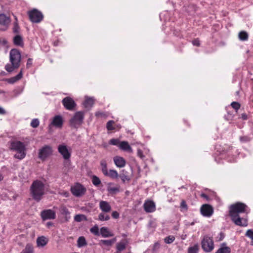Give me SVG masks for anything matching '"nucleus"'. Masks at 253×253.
I'll list each match as a JSON object with an SVG mask.
<instances>
[{"label":"nucleus","mask_w":253,"mask_h":253,"mask_svg":"<svg viewBox=\"0 0 253 253\" xmlns=\"http://www.w3.org/2000/svg\"><path fill=\"white\" fill-rule=\"evenodd\" d=\"M231 220L236 225L240 226H247L248 220L246 218L241 217L239 215L230 216Z\"/></svg>","instance_id":"ddd939ff"},{"label":"nucleus","mask_w":253,"mask_h":253,"mask_svg":"<svg viewBox=\"0 0 253 253\" xmlns=\"http://www.w3.org/2000/svg\"><path fill=\"white\" fill-rule=\"evenodd\" d=\"M119 177H120L122 182L124 183L126 181H129L130 180V178L127 175V171L123 169L121 170V173L119 174Z\"/></svg>","instance_id":"a878e982"},{"label":"nucleus","mask_w":253,"mask_h":253,"mask_svg":"<svg viewBox=\"0 0 253 253\" xmlns=\"http://www.w3.org/2000/svg\"><path fill=\"white\" fill-rule=\"evenodd\" d=\"M201 246L205 252L211 253L212 252L214 248L212 238L208 236H204L201 241Z\"/></svg>","instance_id":"423d86ee"},{"label":"nucleus","mask_w":253,"mask_h":253,"mask_svg":"<svg viewBox=\"0 0 253 253\" xmlns=\"http://www.w3.org/2000/svg\"><path fill=\"white\" fill-rule=\"evenodd\" d=\"M100 244L104 245L107 247L111 246L112 245L110 240H101L100 241Z\"/></svg>","instance_id":"49530a36"},{"label":"nucleus","mask_w":253,"mask_h":253,"mask_svg":"<svg viewBox=\"0 0 253 253\" xmlns=\"http://www.w3.org/2000/svg\"><path fill=\"white\" fill-rule=\"evenodd\" d=\"M175 240V238L172 236H169L165 238V242L167 244H170Z\"/></svg>","instance_id":"a18cd8bd"},{"label":"nucleus","mask_w":253,"mask_h":253,"mask_svg":"<svg viewBox=\"0 0 253 253\" xmlns=\"http://www.w3.org/2000/svg\"><path fill=\"white\" fill-rule=\"evenodd\" d=\"M99 208L102 211L108 212L111 210V207L109 203L106 201H101L99 203Z\"/></svg>","instance_id":"aec40b11"},{"label":"nucleus","mask_w":253,"mask_h":253,"mask_svg":"<svg viewBox=\"0 0 253 253\" xmlns=\"http://www.w3.org/2000/svg\"><path fill=\"white\" fill-rule=\"evenodd\" d=\"M120 143V140L118 138H112L109 140V144L110 145L118 146Z\"/></svg>","instance_id":"ea45409f"},{"label":"nucleus","mask_w":253,"mask_h":253,"mask_svg":"<svg viewBox=\"0 0 253 253\" xmlns=\"http://www.w3.org/2000/svg\"><path fill=\"white\" fill-rule=\"evenodd\" d=\"M41 216L44 221L48 219H54L56 218L55 211L51 209L44 210L41 211Z\"/></svg>","instance_id":"9d476101"},{"label":"nucleus","mask_w":253,"mask_h":253,"mask_svg":"<svg viewBox=\"0 0 253 253\" xmlns=\"http://www.w3.org/2000/svg\"><path fill=\"white\" fill-rule=\"evenodd\" d=\"M61 212L62 214L65 215L66 216L70 214L69 211H68L67 208L65 207H63L61 209Z\"/></svg>","instance_id":"603ef678"},{"label":"nucleus","mask_w":253,"mask_h":253,"mask_svg":"<svg viewBox=\"0 0 253 253\" xmlns=\"http://www.w3.org/2000/svg\"><path fill=\"white\" fill-rule=\"evenodd\" d=\"M114 185L113 183H109L107 186V191L111 195H115L120 192V186L112 187L111 185Z\"/></svg>","instance_id":"4be33fe9"},{"label":"nucleus","mask_w":253,"mask_h":253,"mask_svg":"<svg viewBox=\"0 0 253 253\" xmlns=\"http://www.w3.org/2000/svg\"><path fill=\"white\" fill-rule=\"evenodd\" d=\"M239 140L242 143H247L250 142L251 139L249 136L245 135L240 136Z\"/></svg>","instance_id":"79ce46f5"},{"label":"nucleus","mask_w":253,"mask_h":253,"mask_svg":"<svg viewBox=\"0 0 253 253\" xmlns=\"http://www.w3.org/2000/svg\"><path fill=\"white\" fill-rule=\"evenodd\" d=\"M13 42L14 45L23 47L24 45L23 39L21 36L17 35L14 37Z\"/></svg>","instance_id":"5701e85b"},{"label":"nucleus","mask_w":253,"mask_h":253,"mask_svg":"<svg viewBox=\"0 0 253 253\" xmlns=\"http://www.w3.org/2000/svg\"><path fill=\"white\" fill-rule=\"evenodd\" d=\"M120 149L127 152H132V149L127 141H123L120 142L119 145Z\"/></svg>","instance_id":"6ab92c4d"},{"label":"nucleus","mask_w":253,"mask_h":253,"mask_svg":"<svg viewBox=\"0 0 253 253\" xmlns=\"http://www.w3.org/2000/svg\"><path fill=\"white\" fill-rule=\"evenodd\" d=\"M192 43L194 45H195L197 46H199L200 45V42L197 39H195V40H193L192 42Z\"/></svg>","instance_id":"5fc2aeb1"},{"label":"nucleus","mask_w":253,"mask_h":253,"mask_svg":"<svg viewBox=\"0 0 253 253\" xmlns=\"http://www.w3.org/2000/svg\"><path fill=\"white\" fill-rule=\"evenodd\" d=\"M74 220L77 222H81L83 220H86V217L84 214H77L74 217Z\"/></svg>","instance_id":"e433bc0d"},{"label":"nucleus","mask_w":253,"mask_h":253,"mask_svg":"<svg viewBox=\"0 0 253 253\" xmlns=\"http://www.w3.org/2000/svg\"><path fill=\"white\" fill-rule=\"evenodd\" d=\"M20 28L17 22H14L13 28V32L14 33L18 34L19 33Z\"/></svg>","instance_id":"8fccbe9b"},{"label":"nucleus","mask_w":253,"mask_h":253,"mask_svg":"<svg viewBox=\"0 0 253 253\" xmlns=\"http://www.w3.org/2000/svg\"><path fill=\"white\" fill-rule=\"evenodd\" d=\"M144 209L147 212H152L156 210L155 205L153 201L146 202L144 204Z\"/></svg>","instance_id":"f3484780"},{"label":"nucleus","mask_w":253,"mask_h":253,"mask_svg":"<svg viewBox=\"0 0 253 253\" xmlns=\"http://www.w3.org/2000/svg\"><path fill=\"white\" fill-rule=\"evenodd\" d=\"M29 19L33 23H39L43 19L42 12L36 9H34L28 12Z\"/></svg>","instance_id":"6e6552de"},{"label":"nucleus","mask_w":253,"mask_h":253,"mask_svg":"<svg viewBox=\"0 0 253 253\" xmlns=\"http://www.w3.org/2000/svg\"><path fill=\"white\" fill-rule=\"evenodd\" d=\"M200 211L204 216L211 217L213 213V209L209 204H204L201 207Z\"/></svg>","instance_id":"f8f14e48"},{"label":"nucleus","mask_w":253,"mask_h":253,"mask_svg":"<svg viewBox=\"0 0 253 253\" xmlns=\"http://www.w3.org/2000/svg\"><path fill=\"white\" fill-rule=\"evenodd\" d=\"M58 151L65 160H69L70 158L71 153L68 150L66 145L64 144L59 145L58 147Z\"/></svg>","instance_id":"4468645a"},{"label":"nucleus","mask_w":253,"mask_h":253,"mask_svg":"<svg viewBox=\"0 0 253 253\" xmlns=\"http://www.w3.org/2000/svg\"><path fill=\"white\" fill-rule=\"evenodd\" d=\"M63 125V119L61 116L56 115L51 123V125L57 128H61Z\"/></svg>","instance_id":"2eb2a0df"},{"label":"nucleus","mask_w":253,"mask_h":253,"mask_svg":"<svg viewBox=\"0 0 253 253\" xmlns=\"http://www.w3.org/2000/svg\"><path fill=\"white\" fill-rule=\"evenodd\" d=\"M231 106L235 109L236 113H237L238 110L240 108L241 104L238 102L234 101L231 103Z\"/></svg>","instance_id":"4c0bfd02"},{"label":"nucleus","mask_w":253,"mask_h":253,"mask_svg":"<svg viewBox=\"0 0 253 253\" xmlns=\"http://www.w3.org/2000/svg\"><path fill=\"white\" fill-rule=\"evenodd\" d=\"M11 147L12 150L17 152L14 155L15 158L22 160L25 158L26 148L23 142L19 141L12 142L11 144Z\"/></svg>","instance_id":"7ed1b4c3"},{"label":"nucleus","mask_w":253,"mask_h":253,"mask_svg":"<svg viewBox=\"0 0 253 253\" xmlns=\"http://www.w3.org/2000/svg\"><path fill=\"white\" fill-rule=\"evenodd\" d=\"M3 179V176L1 173H0V181H2Z\"/></svg>","instance_id":"338daca9"},{"label":"nucleus","mask_w":253,"mask_h":253,"mask_svg":"<svg viewBox=\"0 0 253 253\" xmlns=\"http://www.w3.org/2000/svg\"><path fill=\"white\" fill-rule=\"evenodd\" d=\"M52 148L49 145H44L39 150L38 157L42 161L45 160L52 154Z\"/></svg>","instance_id":"0eeeda50"},{"label":"nucleus","mask_w":253,"mask_h":253,"mask_svg":"<svg viewBox=\"0 0 253 253\" xmlns=\"http://www.w3.org/2000/svg\"><path fill=\"white\" fill-rule=\"evenodd\" d=\"M53 225V223L52 222H48L46 223V226L48 228H49L50 226H52Z\"/></svg>","instance_id":"e2e57ef3"},{"label":"nucleus","mask_w":253,"mask_h":253,"mask_svg":"<svg viewBox=\"0 0 253 253\" xmlns=\"http://www.w3.org/2000/svg\"><path fill=\"white\" fill-rule=\"evenodd\" d=\"M32 64V59L31 58H29L27 60V67H29Z\"/></svg>","instance_id":"052dcab7"},{"label":"nucleus","mask_w":253,"mask_h":253,"mask_svg":"<svg viewBox=\"0 0 253 253\" xmlns=\"http://www.w3.org/2000/svg\"><path fill=\"white\" fill-rule=\"evenodd\" d=\"M247 209L248 207L245 204L237 202L230 206L229 215L230 216H235V215H239L240 213L247 214L249 212L247 211Z\"/></svg>","instance_id":"20e7f679"},{"label":"nucleus","mask_w":253,"mask_h":253,"mask_svg":"<svg viewBox=\"0 0 253 253\" xmlns=\"http://www.w3.org/2000/svg\"><path fill=\"white\" fill-rule=\"evenodd\" d=\"M127 244L128 241L127 239L122 240L116 244V251L121 252L125 250L126 249Z\"/></svg>","instance_id":"a211bd4d"},{"label":"nucleus","mask_w":253,"mask_h":253,"mask_svg":"<svg viewBox=\"0 0 253 253\" xmlns=\"http://www.w3.org/2000/svg\"><path fill=\"white\" fill-rule=\"evenodd\" d=\"M199 245L198 243L193 246H190L187 250L188 253H198L199 251Z\"/></svg>","instance_id":"c85d7f7f"},{"label":"nucleus","mask_w":253,"mask_h":253,"mask_svg":"<svg viewBox=\"0 0 253 253\" xmlns=\"http://www.w3.org/2000/svg\"><path fill=\"white\" fill-rule=\"evenodd\" d=\"M78 247H82L86 245L87 243L85 239L83 236L80 237L78 239Z\"/></svg>","instance_id":"473e14b6"},{"label":"nucleus","mask_w":253,"mask_h":253,"mask_svg":"<svg viewBox=\"0 0 253 253\" xmlns=\"http://www.w3.org/2000/svg\"><path fill=\"white\" fill-rule=\"evenodd\" d=\"M227 113L224 115V119L227 121H232L235 116V114L233 111H230L228 108L226 107Z\"/></svg>","instance_id":"c756f323"},{"label":"nucleus","mask_w":253,"mask_h":253,"mask_svg":"<svg viewBox=\"0 0 253 253\" xmlns=\"http://www.w3.org/2000/svg\"><path fill=\"white\" fill-rule=\"evenodd\" d=\"M100 234L103 238L110 237L114 236V234L106 227H102L100 228Z\"/></svg>","instance_id":"b1692460"},{"label":"nucleus","mask_w":253,"mask_h":253,"mask_svg":"<svg viewBox=\"0 0 253 253\" xmlns=\"http://www.w3.org/2000/svg\"><path fill=\"white\" fill-rule=\"evenodd\" d=\"M225 237V235L223 233L220 232L219 234V237H218V241H222Z\"/></svg>","instance_id":"4d7b16f0"},{"label":"nucleus","mask_w":253,"mask_h":253,"mask_svg":"<svg viewBox=\"0 0 253 253\" xmlns=\"http://www.w3.org/2000/svg\"><path fill=\"white\" fill-rule=\"evenodd\" d=\"M238 37L241 41H245L248 40L249 35L247 32L243 31L239 33Z\"/></svg>","instance_id":"2f4dec72"},{"label":"nucleus","mask_w":253,"mask_h":253,"mask_svg":"<svg viewBox=\"0 0 253 253\" xmlns=\"http://www.w3.org/2000/svg\"><path fill=\"white\" fill-rule=\"evenodd\" d=\"M23 76L22 69H21L20 72L15 77L11 78L8 79V83L10 84H13L16 82L20 80Z\"/></svg>","instance_id":"cd10ccee"},{"label":"nucleus","mask_w":253,"mask_h":253,"mask_svg":"<svg viewBox=\"0 0 253 253\" xmlns=\"http://www.w3.org/2000/svg\"><path fill=\"white\" fill-rule=\"evenodd\" d=\"M90 232L94 234L95 235L98 236L99 235L98 227L97 226H94L92 227L90 230Z\"/></svg>","instance_id":"de8ad7c7"},{"label":"nucleus","mask_w":253,"mask_h":253,"mask_svg":"<svg viewBox=\"0 0 253 253\" xmlns=\"http://www.w3.org/2000/svg\"><path fill=\"white\" fill-rule=\"evenodd\" d=\"M114 162L115 165L120 168H123L125 166L126 162L125 159L120 156H115L113 158Z\"/></svg>","instance_id":"dca6fc26"},{"label":"nucleus","mask_w":253,"mask_h":253,"mask_svg":"<svg viewBox=\"0 0 253 253\" xmlns=\"http://www.w3.org/2000/svg\"><path fill=\"white\" fill-rule=\"evenodd\" d=\"M114 123V121H109L107 123L106 128L108 130H113L114 127L113 126V124Z\"/></svg>","instance_id":"c03bdc74"},{"label":"nucleus","mask_w":253,"mask_h":253,"mask_svg":"<svg viewBox=\"0 0 253 253\" xmlns=\"http://www.w3.org/2000/svg\"><path fill=\"white\" fill-rule=\"evenodd\" d=\"M33 248L30 244H27L25 248L20 253H33Z\"/></svg>","instance_id":"c9c22d12"},{"label":"nucleus","mask_w":253,"mask_h":253,"mask_svg":"<svg viewBox=\"0 0 253 253\" xmlns=\"http://www.w3.org/2000/svg\"><path fill=\"white\" fill-rule=\"evenodd\" d=\"M104 175L108 176L112 179H117L119 178V174L117 170L114 169H110L104 174Z\"/></svg>","instance_id":"bb28decb"},{"label":"nucleus","mask_w":253,"mask_h":253,"mask_svg":"<svg viewBox=\"0 0 253 253\" xmlns=\"http://www.w3.org/2000/svg\"><path fill=\"white\" fill-rule=\"evenodd\" d=\"M230 247L219 248L215 253H230Z\"/></svg>","instance_id":"f704fd0d"},{"label":"nucleus","mask_w":253,"mask_h":253,"mask_svg":"<svg viewBox=\"0 0 253 253\" xmlns=\"http://www.w3.org/2000/svg\"><path fill=\"white\" fill-rule=\"evenodd\" d=\"M112 217L115 219H117L119 217V213L117 211H114L112 213Z\"/></svg>","instance_id":"864d4df0"},{"label":"nucleus","mask_w":253,"mask_h":253,"mask_svg":"<svg viewBox=\"0 0 253 253\" xmlns=\"http://www.w3.org/2000/svg\"><path fill=\"white\" fill-rule=\"evenodd\" d=\"M6 111L2 107L0 106V115H5Z\"/></svg>","instance_id":"13d9d810"},{"label":"nucleus","mask_w":253,"mask_h":253,"mask_svg":"<svg viewBox=\"0 0 253 253\" xmlns=\"http://www.w3.org/2000/svg\"><path fill=\"white\" fill-rule=\"evenodd\" d=\"M245 235L250 238L251 240H253V230L252 229H249L247 231Z\"/></svg>","instance_id":"3c124183"},{"label":"nucleus","mask_w":253,"mask_h":253,"mask_svg":"<svg viewBox=\"0 0 253 253\" xmlns=\"http://www.w3.org/2000/svg\"><path fill=\"white\" fill-rule=\"evenodd\" d=\"M48 239L44 236L39 237L37 239V244L39 247H43L48 243Z\"/></svg>","instance_id":"412c9836"},{"label":"nucleus","mask_w":253,"mask_h":253,"mask_svg":"<svg viewBox=\"0 0 253 253\" xmlns=\"http://www.w3.org/2000/svg\"><path fill=\"white\" fill-rule=\"evenodd\" d=\"M9 55L11 65L6 64L5 69L7 72H11L14 69L19 67L21 61V53L19 50L13 48L10 51Z\"/></svg>","instance_id":"f03ea898"},{"label":"nucleus","mask_w":253,"mask_h":253,"mask_svg":"<svg viewBox=\"0 0 253 253\" xmlns=\"http://www.w3.org/2000/svg\"><path fill=\"white\" fill-rule=\"evenodd\" d=\"M92 182L95 186H98L101 183V181L97 176L93 175L92 178Z\"/></svg>","instance_id":"58836bf2"},{"label":"nucleus","mask_w":253,"mask_h":253,"mask_svg":"<svg viewBox=\"0 0 253 253\" xmlns=\"http://www.w3.org/2000/svg\"><path fill=\"white\" fill-rule=\"evenodd\" d=\"M84 113L82 111L77 112L74 116L70 120L69 125L74 128L79 127L83 123Z\"/></svg>","instance_id":"39448f33"},{"label":"nucleus","mask_w":253,"mask_h":253,"mask_svg":"<svg viewBox=\"0 0 253 253\" xmlns=\"http://www.w3.org/2000/svg\"><path fill=\"white\" fill-rule=\"evenodd\" d=\"M30 193L32 198L39 202L44 195V183L39 180L34 181L30 186Z\"/></svg>","instance_id":"f257e3e1"},{"label":"nucleus","mask_w":253,"mask_h":253,"mask_svg":"<svg viewBox=\"0 0 253 253\" xmlns=\"http://www.w3.org/2000/svg\"><path fill=\"white\" fill-rule=\"evenodd\" d=\"M6 44H7V41L5 40H3L2 41V44L5 45Z\"/></svg>","instance_id":"774afa93"},{"label":"nucleus","mask_w":253,"mask_h":253,"mask_svg":"<svg viewBox=\"0 0 253 253\" xmlns=\"http://www.w3.org/2000/svg\"><path fill=\"white\" fill-rule=\"evenodd\" d=\"M110 241L111 242L112 245L113 244L117 241L116 237H115V238H113L112 239H110Z\"/></svg>","instance_id":"0e129e2a"},{"label":"nucleus","mask_w":253,"mask_h":253,"mask_svg":"<svg viewBox=\"0 0 253 253\" xmlns=\"http://www.w3.org/2000/svg\"><path fill=\"white\" fill-rule=\"evenodd\" d=\"M62 103L64 107L68 110H73L76 106L74 100L70 97L67 96L63 98Z\"/></svg>","instance_id":"9b49d317"},{"label":"nucleus","mask_w":253,"mask_h":253,"mask_svg":"<svg viewBox=\"0 0 253 253\" xmlns=\"http://www.w3.org/2000/svg\"><path fill=\"white\" fill-rule=\"evenodd\" d=\"M241 118L243 120H247L248 119V116L246 113H243L241 115Z\"/></svg>","instance_id":"bf43d9fd"},{"label":"nucleus","mask_w":253,"mask_h":253,"mask_svg":"<svg viewBox=\"0 0 253 253\" xmlns=\"http://www.w3.org/2000/svg\"><path fill=\"white\" fill-rule=\"evenodd\" d=\"M110 219V216L108 215H106L103 213H101L98 215V219L101 221L108 220Z\"/></svg>","instance_id":"37998d69"},{"label":"nucleus","mask_w":253,"mask_h":253,"mask_svg":"<svg viewBox=\"0 0 253 253\" xmlns=\"http://www.w3.org/2000/svg\"><path fill=\"white\" fill-rule=\"evenodd\" d=\"M100 165L101 166V170L103 174L106 173L108 171L107 168V164L106 162L104 160H102L100 161Z\"/></svg>","instance_id":"72a5a7b5"},{"label":"nucleus","mask_w":253,"mask_h":253,"mask_svg":"<svg viewBox=\"0 0 253 253\" xmlns=\"http://www.w3.org/2000/svg\"><path fill=\"white\" fill-rule=\"evenodd\" d=\"M201 196L202 198H205V199H207V200H208V199H209V196H208L207 194H205V193H202V194L201 195Z\"/></svg>","instance_id":"680f3d73"},{"label":"nucleus","mask_w":253,"mask_h":253,"mask_svg":"<svg viewBox=\"0 0 253 253\" xmlns=\"http://www.w3.org/2000/svg\"><path fill=\"white\" fill-rule=\"evenodd\" d=\"M225 247H228V246H226V243H223L220 245V248H225Z\"/></svg>","instance_id":"69168bd1"},{"label":"nucleus","mask_w":253,"mask_h":253,"mask_svg":"<svg viewBox=\"0 0 253 253\" xmlns=\"http://www.w3.org/2000/svg\"><path fill=\"white\" fill-rule=\"evenodd\" d=\"M180 207L181 209V211L184 210L185 211H186L188 210V206L186 203V202L184 200H182L181 201Z\"/></svg>","instance_id":"09e8293b"},{"label":"nucleus","mask_w":253,"mask_h":253,"mask_svg":"<svg viewBox=\"0 0 253 253\" xmlns=\"http://www.w3.org/2000/svg\"><path fill=\"white\" fill-rule=\"evenodd\" d=\"M93 104V100L90 98H86L83 103V105L85 108H90Z\"/></svg>","instance_id":"7c9ffc66"},{"label":"nucleus","mask_w":253,"mask_h":253,"mask_svg":"<svg viewBox=\"0 0 253 253\" xmlns=\"http://www.w3.org/2000/svg\"><path fill=\"white\" fill-rule=\"evenodd\" d=\"M40 124V122L38 119H34L31 122V126L33 128H37Z\"/></svg>","instance_id":"a19ab883"},{"label":"nucleus","mask_w":253,"mask_h":253,"mask_svg":"<svg viewBox=\"0 0 253 253\" xmlns=\"http://www.w3.org/2000/svg\"><path fill=\"white\" fill-rule=\"evenodd\" d=\"M137 155H138V156H139L141 158H143L144 157L142 151L140 149H138L137 150Z\"/></svg>","instance_id":"6e6d98bb"},{"label":"nucleus","mask_w":253,"mask_h":253,"mask_svg":"<svg viewBox=\"0 0 253 253\" xmlns=\"http://www.w3.org/2000/svg\"><path fill=\"white\" fill-rule=\"evenodd\" d=\"M10 23V18L4 14H0V24L7 27Z\"/></svg>","instance_id":"393cba45"},{"label":"nucleus","mask_w":253,"mask_h":253,"mask_svg":"<svg viewBox=\"0 0 253 253\" xmlns=\"http://www.w3.org/2000/svg\"><path fill=\"white\" fill-rule=\"evenodd\" d=\"M71 191L73 195L80 197L85 194L86 189L83 185L77 183L74 186L71 187Z\"/></svg>","instance_id":"1a4fd4ad"}]
</instances>
